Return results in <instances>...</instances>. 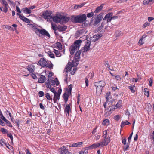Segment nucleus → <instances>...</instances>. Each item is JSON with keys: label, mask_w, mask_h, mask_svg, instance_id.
<instances>
[{"label": "nucleus", "mask_w": 154, "mask_h": 154, "mask_svg": "<svg viewBox=\"0 0 154 154\" xmlns=\"http://www.w3.org/2000/svg\"><path fill=\"white\" fill-rule=\"evenodd\" d=\"M4 146H5L6 147L8 148L9 149H10L11 147V146H10L9 144L8 143H6L5 145Z\"/></svg>", "instance_id": "61"}, {"label": "nucleus", "mask_w": 154, "mask_h": 154, "mask_svg": "<svg viewBox=\"0 0 154 154\" xmlns=\"http://www.w3.org/2000/svg\"><path fill=\"white\" fill-rule=\"evenodd\" d=\"M144 94L147 97H149V91L148 90L147 88H145L144 89Z\"/></svg>", "instance_id": "37"}, {"label": "nucleus", "mask_w": 154, "mask_h": 154, "mask_svg": "<svg viewBox=\"0 0 154 154\" xmlns=\"http://www.w3.org/2000/svg\"><path fill=\"white\" fill-rule=\"evenodd\" d=\"M0 2L5 6H8V4L5 0H0Z\"/></svg>", "instance_id": "43"}, {"label": "nucleus", "mask_w": 154, "mask_h": 154, "mask_svg": "<svg viewBox=\"0 0 154 154\" xmlns=\"http://www.w3.org/2000/svg\"><path fill=\"white\" fill-rule=\"evenodd\" d=\"M45 97L47 98L48 100H51V101H52V98L51 97L50 94L48 93H46L45 94Z\"/></svg>", "instance_id": "39"}, {"label": "nucleus", "mask_w": 154, "mask_h": 154, "mask_svg": "<svg viewBox=\"0 0 154 154\" xmlns=\"http://www.w3.org/2000/svg\"><path fill=\"white\" fill-rule=\"evenodd\" d=\"M88 151L87 149L82 150L81 151L79 152V154H88Z\"/></svg>", "instance_id": "42"}, {"label": "nucleus", "mask_w": 154, "mask_h": 154, "mask_svg": "<svg viewBox=\"0 0 154 154\" xmlns=\"http://www.w3.org/2000/svg\"><path fill=\"white\" fill-rule=\"evenodd\" d=\"M21 11L26 14H29L32 12V10H30L29 7L22 8Z\"/></svg>", "instance_id": "15"}, {"label": "nucleus", "mask_w": 154, "mask_h": 154, "mask_svg": "<svg viewBox=\"0 0 154 154\" xmlns=\"http://www.w3.org/2000/svg\"><path fill=\"white\" fill-rule=\"evenodd\" d=\"M89 148L91 149H95L96 148V147L95 145V143L92 145H91L89 147Z\"/></svg>", "instance_id": "62"}, {"label": "nucleus", "mask_w": 154, "mask_h": 154, "mask_svg": "<svg viewBox=\"0 0 154 154\" xmlns=\"http://www.w3.org/2000/svg\"><path fill=\"white\" fill-rule=\"evenodd\" d=\"M38 96L39 97H41L44 95V93L42 91H40L38 93Z\"/></svg>", "instance_id": "49"}, {"label": "nucleus", "mask_w": 154, "mask_h": 154, "mask_svg": "<svg viewBox=\"0 0 154 154\" xmlns=\"http://www.w3.org/2000/svg\"><path fill=\"white\" fill-rule=\"evenodd\" d=\"M94 15V13L92 12L88 13L87 14V17L88 18H90L92 17Z\"/></svg>", "instance_id": "47"}, {"label": "nucleus", "mask_w": 154, "mask_h": 154, "mask_svg": "<svg viewBox=\"0 0 154 154\" xmlns=\"http://www.w3.org/2000/svg\"><path fill=\"white\" fill-rule=\"evenodd\" d=\"M58 26H57L56 24L51 23V28L54 31L58 30Z\"/></svg>", "instance_id": "29"}, {"label": "nucleus", "mask_w": 154, "mask_h": 154, "mask_svg": "<svg viewBox=\"0 0 154 154\" xmlns=\"http://www.w3.org/2000/svg\"><path fill=\"white\" fill-rule=\"evenodd\" d=\"M130 124V123L128 121L122 122L121 123V127H123L125 125H129Z\"/></svg>", "instance_id": "35"}, {"label": "nucleus", "mask_w": 154, "mask_h": 154, "mask_svg": "<svg viewBox=\"0 0 154 154\" xmlns=\"http://www.w3.org/2000/svg\"><path fill=\"white\" fill-rule=\"evenodd\" d=\"M102 141L100 142L103 147L106 146L110 141V137H102Z\"/></svg>", "instance_id": "6"}, {"label": "nucleus", "mask_w": 154, "mask_h": 154, "mask_svg": "<svg viewBox=\"0 0 154 154\" xmlns=\"http://www.w3.org/2000/svg\"><path fill=\"white\" fill-rule=\"evenodd\" d=\"M38 63L43 67H45L47 66V62L44 58H41L38 61Z\"/></svg>", "instance_id": "11"}, {"label": "nucleus", "mask_w": 154, "mask_h": 154, "mask_svg": "<svg viewBox=\"0 0 154 154\" xmlns=\"http://www.w3.org/2000/svg\"><path fill=\"white\" fill-rule=\"evenodd\" d=\"M7 136L8 137H10V139L11 140V141H13V138L12 135L11 134V133L8 134H7Z\"/></svg>", "instance_id": "63"}, {"label": "nucleus", "mask_w": 154, "mask_h": 154, "mask_svg": "<svg viewBox=\"0 0 154 154\" xmlns=\"http://www.w3.org/2000/svg\"><path fill=\"white\" fill-rule=\"evenodd\" d=\"M113 14V13L112 12H109L106 14L104 17L103 19V20H107V19H109L110 18V17Z\"/></svg>", "instance_id": "22"}, {"label": "nucleus", "mask_w": 154, "mask_h": 154, "mask_svg": "<svg viewBox=\"0 0 154 154\" xmlns=\"http://www.w3.org/2000/svg\"><path fill=\"white\" fill-rule=\"evenodd\" d=\"M50 91L52 92L54 94L57 93L56 91H55L54 88H51Z\"/></svg>", "instance_id": "64"}, {"label": "nucleus", "mask_w": 154, "mask_h": 154, "mask_svg": "<svg viewBox=\"0 0 154 154\" xmlns=\"http://www.w3.org/2000/svg\"><path fill=\"white\" fill-rule=\"evenodd\" d=\"M150 23L148 22H146L143 26L142 27L143 28H145L146 27L149 26Z\"/></svg>", "instance_id": "52"}, {"label": "nucleus", "mask_w": 154, "mask_h": 154, "mask_svg": "<svg viewBox=\"0 0 154 154\" xmlns=\"http://www.w3.org/2000/svg\"><path fill=\"white\" fill-rule=\"evenodd\" d=\"M53 65L51 63L47 65V66H45L47 67H48V68L51 69H53Z\"/></svg>", "instance_id": "56"}, {"label": "nucleus", "mask_w": 154, "mask_h": 154, "mask_svg": "<svg viewBox=\"0 0 154 154\" xmlns=\"http://www.w3.org/2000/svg\"><path fill=\"white\" fill-rule=\"evenodd\" d=\"M59 150L60 154H68L69 153L68 149H66L64 146H62L59 149Z\"/></svg>", "instance_id": "12"}, {"label": "nucleus", "mask_w": 154, "mask_h": 154, "mask_svg": "<svg viewBox=\"0 0 154 154\" xmlns=\"http://www.w3.org/2000/svg\"><path fill=\"white\" fill-rule=\"evenodd\" d=\"M103 17V14H100L98 16L97 19L99 20V21H100L102 20Z\"/></svg>", "instance_id": "46"}, {"label": "nucleus", "mask_w": 154, "mask_h": 154, "mask_svg": "<svg viewBox=\"0 0 154 154\" xmlns=\"http://www.w3.org/2000/svg\"><path fill=\"white\" fill-rule=\"evenodd\" d=\"M131 92L133 93H134L135 91V87L134 85H132L128 86Z\"/></svg>", "instance_id": "30"}, {"label": "nucleus", "mask_w": 154, "mask_h": 154, "mask_svg": "<svg viewBox=\"0 0 154 154\" xmlns=\"http://www.w3.org/2000/svg\"><path fill=\"white\" fill-rule=\"evenodd\" d=\"M143 40L140 39L138 42V45H142L144 43L143 41Z\"/></svg>", "instance_id": "59"}, {"label": "nucleus", "mask_w": 154, "mask_h": 154, "mask_svg": "<svg viewBox=\"0 0 154 154\" xmlns=\"http://www.w3.org/2000/svg\"><path fill=\"white\" fill-rule=\"evenodd\" d=\"M5 27L8 29H10L13 30H16L15 28H14L13 29V28L11 27V26L8 25L6 26Z\"/></svg>", "instance_id": "50"}, {"label": "nucleus", "mask_w": 154, "mask_h": 154, "mask_svg": "<svg viewBox=\"0 0 154 154\" xmlns=\"http://www.w3.org/2000/svg\"><path fill=\"white\" fill-rule=\"evenodd\" d=\"M102 36L101 34H97L91 37L90 39L92 42H95L99 39Z\"/></svg>", "instance_id": "10"}, {"label": "nucleus", "mask_w": 154, "mask_h": 154, "mask_svg": "<svg viewBox=\"0 0 154 154\" xmlns=\"http://www.w3.org/2000/svg\"><path fill=\"white\" fill-rule=\"evenodd\" d=\"M72 67V66L71 65V63H69L65 68V72L67 73L69 71H70Z\"/></svg>", "instance_id": "20"}, {"label": "nucleus", "mask_w": 154, "mask_h": 154, "mask_svg": "<svg viewBox=\"0 0 154 154\" xmlns=\"http://www.w3.org/2000/svg\"><path fill=\"white\" fill-rule=\"evenodd\" d=\"M72 105L71 103L66 105L64 109V113L66 116H69V114L71 112V109L70 106Z\"/></svg>", "instance_id": "8"}, {"label": "nucleus", "mask_w": 154, "mask_h": 154, "mask_svg": "<svg viewBox=\"0 0 154 154\" xmlns=\"http://www.w3.org/2000/svg\"><path fill=\"white\" fill-rule=\"evenodd\" d=\"M46 79L45 76L43 75H41L40 77L38 79V82L39 83H43L45 82V80Z\"/></svg>", "instance_id": "21"}, {"label": "nucleus", "mask_w": 154, "mask_h": 154, "mask_svg": "<svg viewBox=\"0 0 154 154\" xmlns=\"http://www.w3.org/2000/svg\"><path fill=\"white\" fill-rule=\"evenodd\" d=\"M57 48L60 50H61L62 49V45L61 43L60 42L56 43Z\"/></svg>", "instance_id": "32"}, {"label": "nucleus", "mask_w": 154, "mask_h": 154, "mask_svg": "<svg viewBox=\"0 0 154 154\" xmlns=\"http://www.w3.org/2000/svg\"><path fill=\"white\" fill-rule=\"evenodd\" d=\"M28 25L29 26L28 27L31 28L35 32L36 34L40 37H41L42 35L46 36L49 38L50 37V35L49 33L45 29H38L37 26L33 24H28Z\"/></svg>", "instance_id": "1"}, {"label": "nucleus", "mask_w": 154, "mask_h": 154, "mask_svg": "<svg viewBox=\"0 0 154 154\" xmlns=\"http://www.w3.org/2000/svg\"><path fill=\"white\" fill-rule=\"evenodd\" d=\"M27 69L30 72H33L35 70V67L33 64H32L28 66Z\"/></svg>", "instance_id": "19"}, {"label": "nucleus", "mask_w": 154, "mask_h": 154, "mask_svg": "<svg viewBox=\"0 0 154 154\" xmlns=\"http://www.w3.org/2000/svg\"><path fill=\"white\" fill-rule=\"evenodd\" d=\"M84 79H85V83L86 86L88 87V85H89L88 84V83L89 82L87 78H85Z\"/></svg>", "instance_id": "58"}, {"label": "nucleus", "mask_w": 154, "mask_h": 154, "mask_svg": "<svg viewBox=\"0 0 154 154\" xmlns=\"http://www.w3.org/2000/svg\"><path fill=\"white\" fill-rule=\"evenodd\" d=\"M54 52L56 56L57 57H60L61 56V54L60 51L55 49H53Z\"/></svg>", "instance_id": "28"}, {"label": "nucleus", "mask_w": 154, "mask_h": 154, "mask_svg": "<svg viewBox=\"0 0 154 154\" xmlns=\"http://www.w3.org/2000/svg\"><path fill=\"white\" fill-rule=\"evenodd\" d=\"M50 84H51L50 83V81H49V79H48V80H47V81L46 82V84H45L46 87L47 88H49L50 89L51 88V86Z\"/></svg>", "instance_id": "40"}, {"label": "nucleus", "mask_w": 154, "mask_h": 154, "mask_svg": "<svg viewBox=\"0 0 154 154\" xmlns=\"http://www.w3.org/2000/svg\"><path fill=\"white\" fill-rule=\"evenodd\" d=\"M81 50L77 51L75 55V60L76 62V64L78 65L79 63L78 59L80 58V54L81 53Z\"/></svg>", "instance_id": "13"}, {"label": "nucleus", "mask_w": 154, "mask_h": 154, "mask_svg": "<svg viewBox=\"0 0 154 154\" xmlns=\"http://www.w3.org/2000/svg\"><path fill=\"white\" fill-rule=\"evenodd\" d=\"M103 4L101 5L100 6L98 7L94 11L95 13H98L100 12L103 9Z\"/></svg>", "instance_id": "23"}, {"label": "nucleus", "mask_w": 154, "mask_h": 154, "mask_svg": "<svg viewBox=\"0 0 154 154\" xmlns=\"http://www.w3.org/2000/svg\"><path fill=\"white\" fill-rule=\"evenodd\" d=\"M149 85L150 86H152V83L153 82V78L152 77H150L149 80Z\"/></svg>", "instance_id": "48"}, {"label": "nucleus", "mask_w": 154, "mask_h": 154, "mask_svg": "<svg viewBox=\"0 0 154 154\" xmlns=\"http://www.w3.org/2000/svg\"><path fill=\"white\" fill-rule=\"evenodd\" d=\"M67 28V27L66 26H59L58 28V30L59 31L62 32L66 30Z\"/></svg>", "instance_id": "24"}, {"label": "nucleus", "mask_w": 154, "mask_h": 154, "mask_svg": "<svg viewBox=\"0 0 154 154\" xmlns=\"http://www.w3.org/2000/svg\"><path fill=\"white\" fill-rule=\"evenodd\" d=\"M69 96V95L67 94L66 93H64L63 94V97L65 103L66 104L67 103Z\"/></svg>", "instance_id": "26"}, {"label": "nucleus", "mask_w": 154, "mask_h": 154, "mask_svg": "<svg viewBox=\"0 0 154 154\" xmlns=\"http://www.w3.org/2000/svg\"><path fill=\"white\" fill-rule=\"evenodd\" d=\"M83 143L82 142H80L72 144L69 146L70 147H80Z\"/></svg>", "instance_id": "18"}, {"label": "nucleus", "mask_w": 154, "mask_h": 154, "mask_svg": "<svg viewBox=\"0 0 154 154\" xmlns=\"http://www.w3.org/2000/svg\"><path fill=\"white\" fill-rule=\"evenodd\" d=\"M47 54H48V55L49 56L52 58H54L55 57V56L54 55V53L51 51H48L47 52Z\"/></svg>", "instance_id": "38"}, {"label": "nucleus", "mask_w": 154, "mask_h": 154, "mask_svg": "<svg viewBox=\"0 0 154 154\" xmlns=\"http://www.w3.org/2000/svg\"><path fill=\"white\" fill-rule=\"evenodd\" d=\"M82 42V41L81 40L75 41L74 43L72 44L69 48L70 53L71 55H73L76 51L79 50Z\"/></svg>", "instance_id": "2"}, {"label": "nucleus", "mask_w": 154, "mask_h": 154, "mask_svg": "<svg viewBox=\"0 0 154 154\" xmlns=\"http://www.w3.org/2000/svg\"><path fill=\"white\" fill-rule=\"evenodd\" d=\"M120 116L119 115H116L114 116V119L116 120H118L120 119Z\"/></svg>", "instance_id": "60"}, {"label": "nucleus", "mask_w": 154, "mask_h": 154, "mask_svg": "<svg viewBox=\"0 0 154 154\" xmlns=\"http://www.w3.org/2000/svg\"><path fill=\"white\" fill-rule=\"evenodd\" d=\"M110 96V93H107L106 94V98L107 101H108L109 100V98H110L109 97Z\"/></svg>", "instance_id": "57"}, {"label": "nucleus", "mask_w": 154, "mask_h": 154, "mask_svg": "<svg viewBox=\"0 0 154 154\" xmlns=\"http://www.w3.org/2000/svg\"><path fill=\"white\" fill-rule=\"evenodd\" d=\"M84 5L83 4H81V5H75L74 6V8L75 9H77L78 8H80Z\"/></svg>", "instance_id": "44"}, {"label": "nucleus", "mask_w": 154, "mask_h": 154, "mask_svg": "<svg viewBox=\"0 0 154 154\" xmlns=\"http://www.w3.org/2000/svg\"><path fill=\"white\" fill-rule=\"evenodd\" d=\"M5 143L4 139H1L0 140V144L1 146H4Z\"/></svg>", "instance_id": "55"}, {"label": "nucleus", "mask_w": 154, "mask_h": 154, "mask_svg": "<svg viewBox=\"0 0 154 154\" xmlns=\"http://www.w3.org/2000/svg\"><path fill=\"white\" fill-rule=\"evenodd\" d=\"M122 100H119L118 101L116 105V106L117 108H120L122 106Z\"/></svg>", "instance_id": "31"}, {"label": "nucleus", "mask_w": 154, "mask_h": 154, "mask_svg": "<svg viewBox=\"0 0 154 154\" xmlns=\"http://www.w3.org/2000/svg\"><path fill=\"white\" fill-rule=\"evenodd\" d=\"M129 143H127V144L123 147V151H126L128 150V148L129 147Z\"/></svg>", "instance_id": "36"}, {"label": "nucleus", "mask_w": 154, "mask_h": 154, "mask_svg": "<svg viewBox=\"0 0 154 154\" xmlns=\"http://www.w3.org/2000/svg\"><path fill=\"white\" fill-rule=\"evenodd\" d=\"M61 18V22H62L63 23H67L70 19L69 17L63 16L62 15Z\"/></svg>", "instance_id": "16"}, {"label": "nucleus", "mask_w": 154, "mask_h": 154, "mask_svg": "<svg viewBox=\"0 0 154 154\" xmlns=\"http://www.w3.org/2000/svg\"><path fill=\"white\" fill-rule=\"evenodd\" d=\"M96 147L97 148L99 147H103L101 143V142L99 143H94Z\"/></svg>", "instance_id": "51"}, {"label": "nucleus", "mask_w": 154, "mask_h": 154, "mask_svg": "<svg viewBox=\"0 0 154 154\" xmlns=\"http://www.w3.org/2000/svg\"><path fill=\"white\" fill-rule=\"evenodd\" d=\"M107 130H106L103 131V135L102 137H108L109 136H108L107 135Z\"/></svg>", "instance_id": "45"}, {"label": "nucleus", "mask_w": 154, "mask_h": 154, "mask_svg": "<svg viewBox=\"0 0 154 154\" xmlns=\"http://www.w3.org/2000/svg\"><path fill=\"white\" fill-rule=\"evenodd\" d=\"M73 18L74 20L75 23H83L86 20V16L85 14H83L74 17Z\"/></svg>", "instance_id": "4"}, {"label": "nucleus", "mask_w": 154, "mask_h": 154, "mask_svg": "<svg viewBox=\"0 0 154 154\" xmlns=\"http://www.w3.org/2000/svg\"><path fill=\"white\" fill-rule=\"evenodd\" d=\"M109 120L106 119L103 120L102 122V124L103 125L107 126L109 124Z\"/></svg>", "instance_id": "33"}, {"label": "nucleus", "mask_w": 154, "mask_h": 154, "mask_svg": "<svg viewBox=\"0 0 154 154\" xmlns=\"http://www.w3.org/2000/svg\"><path fill=\"white\" fill-rule=\"evenodd\" d=\"M94 85L96 88V93L100 94L103 87L106 85V83L103 81H100L95 82Z\"/></svg>", "instance_id": "3"}, {"label": "nucleus", "mask_w": 154, "mask_h": 154, "mask_svg": "<svg viewBox=\"0 0 154 154\" xmlns=\"http://www.w3.org/2000/svg\"><path fill=\"white\" fill-rule=\"evenodd\" d=\"M54 97L53 98V101L54 103H56L57 102V100H59L60 99V95L57 94V93L55 94Z\"/></svg>", "instance_id": "25"}, {"label": "nucleus", "mask_w": 154, "mask_h": 154, "mask_svg": "<svg viewBox=\"0 0 154 154\" xmlns=\"http://www.w3.org/2000/svg\"><path fill=\"white\" fill-rule=\"evenodd\" d=\"M126 140L127 139L126 138L122 139V143L124 145H125L127 143H126Z\"/></svg>", "instance_id": "54"}, {"label": "nucleus", "mask_w": 154, "mask_h": 154, "mask_svg": "<svg viewBox=\"0 0 154 154\" xmlns=\"http://www.w3.org/2000/svg\"><path fill=\"white\" fill-rule=\"evenodd\" d=\"M123 35V32L121 31H117L115 34V36L116 37H119L122 36Z\"/></svg>", "instance_id": "27"}, {"label": "nucleus", "mask_w": 154, "mask_h": 154, "mask_svg": "<svg viewBox=\"0 0 154 154\" xmlns=\"http://www.w3.org/2000/svg\"><path fill=\"white\" fill-rule=\"evenodd\" d=\"M151 3L150 0H144L143 1V4L144 5H148L149 3Z\"/></svg>", "instance_id": "41"}, {"label": "nucleus", "mask_w": 154, "mask_h": 154, "mask_svg": "<svg viewBox=\"0 0 154 154\" xmlns=\"http://www.w3.org/2000/svg\"><path fill=\"white\" fill-rule=\"evenodd\" d=\"M91 42L87 40L85 42V44L84 47L81 49V51L82 52V54L84 55V53L88 51L90 48Z\"/></svg>", "instance_id": "5"}, {"label": "nucleus", "mask_w": 154, "mask_h": 154, "mask_svg": "<svg viewBox=\"0 0 154 154\" xmlns=\"http://www.w3.org/2000/svg\"><path fill=\"white\" fill-rule=\"evenodd\" d=\"M51 13L50 12L47 11L43 12L42 17L45 19H49L50 20L52 16H51Z\"/></svg>", "instance_id": "9"}, {"label": "nucleus", "mask_w": 154, "mask_h": 154, "mask_svg": "<svg viewBox=\"0 0 154 154\" xmlns=\"http://www.w3.org/2000/svg\"><path fill=\"white\" fill-rule=\"evenodd\" d=\"M61 15L60 14H57L56 16L51 17V19L53 20V21L57 23H61Z\"/></svg>", "instance_id": "7"}, {"label": "nucleus", "mask_w": 154, "mask_h": 154, "mask_svg": "<svg viewBox=\"0 0 154 154\" xmlns=\"http://www.w3.org/2000/svg\"><path fill=\"white\" fill-rule=\"evenodd\" d=\"M20 19L23 20L24 22L26 23H29L30 20L29 19L26 18L23 15H21L20 14Z\"/></svg>", "instance_id": "17"}, {"label": "nucleus", "mask_w": 154, "mask_h": 154, "mask_svg": "<svg viewBox=\"0 0 154 154\" xmlns=\"http://www.w3.org/2000/svg\"><path fill=\"white\" fill-rule=\"evenodd\" d=\"M133 132H132L130 134V136H129V137L128 138V143H130V142L131 141V137H132V136L133 135Z\"/></svg>", "instance_id": "53"}, {"label": "nucleus", "mask_w": 154, "mask_h": 154, "mask_svg": "<svg viewBox=\"0 0 154 154\" xmlns=\"http://www.w3.org/2000/svg\"><path fill=\"white\" fill-rule=\"evenodd\" d=\"M115 107L114 106H112L111 107H109L108 108V110L109 109V110L106 112L105 113L104 115L105 117H108L110 116V114L112 113V111L113 110H114Z\"/></svg>", "instance_id": "14"}, {"label": "nucleus", "mask_w": 154, "mask_h": 154, "mask_svg": "<svg viewBox=\"0 0 154 154\" xmlns=\"http://www.w3.org/2000/svg\"><path fill=\"white\" fill-rule=\"evenodd\" d=\"M0 10L2 11L5 13H6L8 11L7 6H5L4 7H0Z\"/></svg>", "instance_id": "34"}]
</instances>
